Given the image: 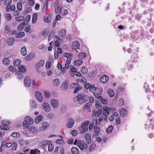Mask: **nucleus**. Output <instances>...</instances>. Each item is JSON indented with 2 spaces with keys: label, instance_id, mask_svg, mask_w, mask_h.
<instances>
[{
  "label": "nucleus",
  "instance_id": "nucleus-30",
  "mask_svg": "<svg viewBox=\"0 0 154 154\" xmlns=\"http://www.w3.org/2000/svg\"><path fill=\"white\" fill-rule=\"evenodd\" d=\"M49 126V124L48 122H44L42 125V130L44 131L45 130L46 128Z\"/></svg>",
  "mask_w": 154,
  "mask_h": 154
},
{
  "label": "nucleus",
  "instance_id": "nucleus-19",
  "mask_svg": "<svg viewBox=\"0 0 154 154\" xmlns=\"http://www.w3.org/2000/svg\"><path fill=\"white\" fill-rule=\"evenodd\" d=\"M119 113L121 116H125L127 114L126 110L125 109H120Z\"/></svg>",
  "mask_w": 154,
  "mask_h": 154
},
{
  "label": "nucleus",
  "instance_id": "nucleus-23",
  "mask_svg": "<svg viewBox=\"0 0 154 154\" xmlns=\"http://www.w3.org/2000/svg\"><path fill=\"white\" fill-rule=\"evenodd\" d=\"M45 64L44 61L43 60H40L38 62V64H35V67H41L43 66Z\"/></svg>",
  "mask_w": 154,
  "mask_h": 154
},
{
  "label": "nucleus",
  "instance_id": "nucleus-35",
  "mask_svg": "<svg viewBox=\"0 0 154 154\" xmlns=\"http://www.w3.org/2000/svg\"><path fill=\"white\" fill-rule=\"evenodd\" d=\"M86 57V54L84 53H80L79 54V57L80 59H84Z\"/></svg>",
  "mask_w": 154,
  "mask_h": 154
},
{
  "label": "nucleus",
  "instance_id": "nucleus-1",
  "mask_svg": "<svg viewBox=\"0 0 154 154\" xmlns=\"http://www.w3.org/2000/svg\"><path fill=\"white\" fill-rule=\"evenodd\" d=\"M34 123L33 119L29 116L26 117L24 121L23 122V126L25 128L29 127L30 124H32Z\"/></svg>",
  "mask_w": 154,
  "mask_h": 154
},
{
  "label": "nucleus",
  "instance_id": "nucleus-14",
  "mask_svg": "<svg viewBox=\"0 0 154 154\" xmlns=\"http://www.w3.org/2000/svg\"><path fill=\"white\" fill-rule=\"evenodd\" d=\"M88 147V146L87 144L85 142L82 141V142L81 145L79 146V148L82 150H83L85 148V149H87Z\"/></svg>",
  "mask_w": 154,
  "mask_h": 154
},
{
  "label": "nucleus",
  "instance_id": "nucleus-5",
  "mask_svg": "<svg viewBox=\"0 0 154 154\" xmlns=\"http://www.w3.org/2000/svg\"><path fill=\"white\" fill-rule=\"evenodd\" d=\"M42 108L45 111L47 112H49L51 109L50 104L47 103H44L42 105Z\"/></svg>",
  "mask_w": 154,
  "mask_h": 154
},
{
  "label": "nucleus",
  "instance_id": "nucleus-29",
  "mask_svg": "<svg viewBox=\"0 0 154 154\" xmlns=\"http://www.w3.org/2000/svg\"><path fill=\"white\" fill-rule=\"evenodd\" d=\"M2 62L5 65H8L10 64V61L8 58H4L2 60Z\"/></svg>",
  "mask_w": 154,
  "mask_h": 154
},
{
  "label": "nucleus",
  "instance_id": "nucleus-27",
  "mask_svg": "<svg viewBox=\"0 0 154 154\" xmlns=\"http://www.w3.org/2000/svg\"><path fill=\"white\" fill-rule=\"evenodd\" d=\"M51 14L48 15V17H44V21L47 23H49L51 20Z\"/></svg>",
  "mask_w": 154,
  "mask_h": 154
},
{
  "label": "nucleus",
  "instance_id": "nucleus-48",
  "mask_svg": "<svg viewBox=\"0 0 154 154\" xmlns=\"http://www.w3.org/2000/svg\"><path fill=\"white\" fill-rule=\"evenodd\" d=\"M22 5L20 2H18L17 4V8L19 11H21L22 10Z\"/></svg>",
  "mask_w": 154,
  "mask_h": 154
},
{
  "label": "nucleus",
  "instance_id": "nucleus-47",
  "mask_svg": "<svg viewBox=\"0 0 154 154\" xmlns=\"http://www.w3.org/2000/svg\"><path fill=\"white\" fill-rule=\"evenodd\" d=\"M16 74L18 75V76L17 77V79L20 80H22L23 79V74L20 73V72H18L16 73Z\"/></svg>",
  "mask_w": 154,
  "mask_h": 154
},
{
  "label": "nucleus",
  "instance_id": "nucleus-36",
  "mask_svg": "<svg viewBox=\"0 0 154 154\" xmlns=\"http://www.w3.org/2000/svg\"><path fill=\"white\" fill-rule=\"evenodd\" d=\"M49 32L48 30V29L46 28L43 31L42 35L44 37L46 38Z\"/></svg>",
  "mask_w": 154,
  "mask_h": 154
},
{
  "label": "nucleus",
  "instance_id": "nucleus-54",
  "mask_svg": "<svg viewBox=\"0 0 154 154\" xmlns=\"http://www.w3.org/2000/svg\"><path fill=\"white\" fill-rule=\"evenodd\" d=\"M95 106L97 109H99L100 108L101 109L102 108V105L98 101L96 102Z\"/></svg>",
  "mask_w": 154,
  "mask_h": 154
},
{
  "label": "nucleus",
  "instance_id": "nucleus-25",
  "mask_svg": "<svg viewBox=\"0 0 154 154\" xmlns=\"http://www.w3.org/2000/svg\"><path fill=\"white\" fill-rule=\"evenodd\" d=\"M42 116L41 115L37 116L35 119V122L36 124H37L42 120Z\"/></svg>",
  "mask_w": 154,
  "mask_h": 154
},
{
  "label": "nucleus",
  "instance_id": "nucleus-60",
  "mask_svg": "<svg viewBox=\"0 0 154 154\" xmlns=\"http://www.w3.org/2000/svg\"><path fill=\"white\" fill-rule=\"evenodd\" d=\"M6 18L8 21H9L11 19V16L10 14L8 13L6 15Z\"/></svg>",
  "mask_w": 154,
  "mask_h": 154
},
{
  "label": "nucleus",
  "instance_id": "nucleus-62",
  "mask_svg": "<svg viewBox=\"0 0 154 154\" xmlns=\"http://www.w3.org/2000/svg\"><path fill=\"white\" fill-rule=\"evenodd\" d=\"M96 147V144L95 143L92 144L90 147L89 151H92L94 150Z\"/></svg>",
  "mask_w": 154,
  "mask_h": 154
},
{
  "label": "nucleus",
  "instance_id": "nucleus-53",
  "mask_svg": "<svg viewBox=\"0 0 154 154\" xmlns=\"http://www.w3.org/2000/svg\"><path fill=\"white\" fill-rule=\"evenodd\" d=\"M96 88L95 87L94 85H91V86L90 87L89 90L91 92L93 93L94 91H96Z\"/></svg>",
  "mask_w": 154,
  "mask_h": 154
},
{
  "label": "nucleus",
  "instance_id": "nucleus-33",
  "mask_svg": "<svg viewBox=\"0 0 154 154\" xmlns=\"http://www.w3.org/2000/svg\"><path fill=\"white\" fill-rule=\"evenodd\" d=\"M37 19V15L36 13H34L32 16V23H35Z\"/></svg>",
  "mask_w": 154,
  "mask_h": 154
},
{
  "label": "nucleus",
  "instance_id": "nucleus-21",
  "mask_svg": "<svg viewBox=\"0 0 154 154\" xmlns=\"http://www.w3.org/2000/svg\"><path fill=\"white\" fill-rule=\"evenodd\" d=\"M15 39L12 37L8 38L7 43L10 46L12 45L14 43Z\"/></svg>",
  "mask_w": 154,
  "mask_h": 154
},
{
  "label": "nucleus",
  "instance_id": "nucleus-16",
  "mask_svg": "<svg viewBox=\"0 0 154 154\" xmlns=\"http://www.w3.org/2000/svg\"><path fill=\"white\" fill-rule=\"evenodd\" d=\"M71 151L73 154H79V149L75 147H72L71 148Z\"/></svg>",
  "mask_w": 154,
  "mask_h": 154
},
{
  "label": "nucleus",
  "instance_id": "nucleus-39",
  "mask_svg": "<svg viewBox=\"0 0 154 154\" xmlns=\"http://www.w3.org/2000/svg\"><path fill=\"white\" fill-rule=\"evenodd\" d=\"M94 132L95 133V136H98L99 134L101 132V130L100 128H97V129H94Z\"/></svg>",
  "mask_w": 154,
  "mask_h": 154
},
{
  "label": "nucleus",
  "instance_id": "nucleus-38",
  "mask_svg": "<svg viewBox=\"0 0 154 154\" xmlns=\"http://www.w3.org/2000/svg\"><path fill=\"white\" fill-rule=\"evenodd\" d=\"M82 141L81 140H78L77 139H75L73 143V144L74 145H76L79 147V146L81 145V144H82Z\"/></svg>",
  "mask_w": 154,
  "mask_h": 154
},
{
  "label": "nucleus",
  "instance_id": "nucleus-6",
  "mask_svg": "<svg viewBox=\"0 0 154 154\" xmlns=\"http://www.w3.org/2000/svg\"><path fill=\"white\" fill-rule=\"evenodd\" d=\"M103 116L107 117L109 114V110H111V109L106 106H104L103 108Z\"/></svg>",
  "mask_w": 154,
  "mask_h": 154
},
{
  "label": "nucleus",
  "instance_id": "nucleus-52",
  "mask_svg": "<svg viewBox=\"0 0 154 154\" xmlns=\"http://www.w3.org/2000/svg\"><path fill=\"white\" fill-rule=\"evenodd\" d=\"M54 149V146L53 144H50L48 146V150L49 151H52Z\"/></svg>",
  "mask_w": 154,
  "mask_h": 154
},
{
  "label": "nucleus",
  "instance_id": "nucleus-64",
  "mask_svg": "<svg viewBox=\"0 0 154 154\" xmlns=\"http://www.w3.org/2000/svg\"><path fill=\"white\" fill-rule=\"evenodd\" d=\"M124 100L123 99L121 98L120 99L119 102V105L121 106L123 105L124 104Z\"/></svg>",
  "mask_w": 154,
  "mask_h": 154
},
{
  "label": "nucleus",
  "instance_id": "nucleus-34",
  "mask_svg": "<svg viewBox=\"0 0 154 154\" xmlns=\"http://www.w3.org/2000/svg\"><path fill=\"white\" fill-rule=\"evenodd\" d=\"M21 63L20 60L16 59L13 62V64L14 66H18Z\"/></svg>",
  "mask_w": 154,
  "mask_h": 154
},
{
  "label": "nucleus",
  "instance_id": "nucleus-13",
  "mask_svg": "<svg viewBox=\"0 0 154 154\" xmlns=\"http://www.w3.org/2000/svg\"><path fill=\"white\" fill-rule=\"evenodd\" d=\"M89 123V122L88 121H86L84 122H82L81 124V125L80 127H79V130H81L82 128H86L88 126Z\"/></svg>",
  "mask_w": 154,
  "mask_h": 154
},
{
  "label": "nucleus",
  "instance_id": "nucleus-2",
  "mask_svg": "<svg viewBox=\"0 0 154 154\" xmlns=\"http://www.w3.org/2000/svg\"><path fill=\"white\" fill-rule=\"evenodd\" d=\"M78 96L79 104H82L87 102L88 100V96L84 93H80L78 95Z\"/></svg>",
  "mask_w": 154,
  "mask_h": 154
},
{
  "label": "nucleus",
  "instance_id": "nucleus-63",
  "mask_svg": "<svg viewBox=\"0 0 154 154\" xmlns=\"http://www.w3.org/2000/svg\"><path fill=\"white\" fill-rule=\"evenodd\" d=\"M44 93V95L46 97L49 98L50 97V94L49 92L46 91H45Z\"/></svg>",
  "mask_w": 154,
  "mask_h": 154
},
{
  "label": "nucleus",
  "instance_id": "nucleus-17",
  "mask_svg": "<svg viewBox=\"0 0 154 154\" xmlns=\"http://www.w3.org/2000/svg\"><path fill=\"white\" fill-rule=\"evenodd\" d=\"M18 69L20 72L25 73L27 71V69L25 66L23 65H21L18 66Z\"/></svg>",
  "mask_w": 154,
  "mask_h": 154
},
{
  "label": "nucleus",
  "instance_id": "nucleus-12",
  "mask_svg": "<svg viewBox=\"0 0 154 154\" xmlns=\"http://www.w3.org/2000/svg\"><path fill=\"white\" fill-rule=\"evenodd\" d=\"M66 35V31L65 29H62L58 32V35L60 37H63Z\"/></svg>",
  "mask_w": 154,
  "mask_h": 154
},
{
  "label": "nucleus",
  "instance_id": "nucleus-46",
  "mask_svg": "<svg viewBox=\"0 0 154 154\" xmlns=\"http://www.w3.org/2000/svg\"><path fill=\"white\" fill-rule=\"evenodd\" d=\"M81 71L83 74H86L88 72V69L86 67H82L81 69Z\"/></svg>",
  "mask_w": 154,
  "mask_h": 154
},
{
  "label": "nucleus",
  "instance_id": "nucleus-9",
  "mask_svg": "<svg viewBox=\"0 0 154 154\" xmlns=\"http://www.w3.org/2000/svg\"><path fill=\"white\" fill-rule=\"evenodd\" d=\"M74 124V120L72 118H70L68 119L67 124V127L68 128H70L72 127Z\"/></svg>",
  "mask_w": 154,
  "mask_h": 154
},
{
  "label": "nucleus",
  "instance_id": "nucleus-56",
  "mask_svg": "<svg viewBox=\"0 0 154 154\" xmlns=\"http://www.w3.org/2000/svg\"><path fill=\"white\" fill-rule=\"evenodd\" d=\"M9 69L10 71L13 72H14L16 71V68L14 67L13 66H10L9 67Z\"/></svg>",
  "mask_w": 154,
  "mask_h": 154
},
{
  "label": "nucleus",
  "instance_id": "nucleus-61",
  "mask_svg": "<svg viewBox=\"0 0 154 154\" xmlns=\"http://www.w3.org/2000/svg\"><path fill=\"white\" fill-rule=\"evenodd\" d=\"M91 84L90 83H87L85 84L84 86L85 88L86 89H89L90 87L91 86Z\"/></svg>",
  "mask_w": 154,
  "mask_h": 154
},
{
  "label": "nucleus",
  "instance_id": "nucleus-24",
  "mask_svg": "<svg viewBox=\"0 0 154 154\" xmlns=\"http://www.w3.org/2000/svg\"><path fill=\"white\" fill-rule=\"evenodd\" d=\"M30 153L31 154H40L41 152L40 150L35 149H31Z\"/></svg>",
  "mask_w": 154,
  "mask_h": 154
},
{
  "label": "nucleus",
  "instance_id": "nucleus-3",
  "mask_svg": "<svg viewBox=\"0 0 154 154\" xmlns=\"http://www.w3.org/2000/svg\"><path fill=\"white\" fill-rule=\"evenodd\" d=\"M50 104L53 108H57L59 106V102L57 99H53L51 100Z\"/></svg>",
  "mask_w": 154,
  "mask_h": 154
},
{
  "label": "nucleus",
  "instance_id": "nucleus-51",
  "mask_svg": "<svg viewBox=\"0 0 154 154\" xmlns=\"http://www.w3.org/2000/svg\"><path fill=\"white\" fill-rule=\"evenodd\" d=\"M24 26L21 23L17 27V30L18 31H21L23 28Z\"/></svg>",
  "mask_w": 154,
  "mask_h": 154
},
{
  "label": "nucleus",
  "instance_id": "nucleus-57",
  "mask_svg": "<svg viewBox=\"0 0 154 154\" xmlns=\"http://www.w3.org/2000/svg\"><path fill=\"white\" fill-rule=\"evenodd\" d=\"M13 143L14 146H13L12 149L13 151H14L16 150L17 146V144L15 141Z\"/></svg>",
  "mask_w": 154,
  "mask_h": 154
},
{
  "label": "nucleus",
  "instance_id": "nucleus-26",
  "mask_svg": "<svg viewBox=\"0 0 154 154\" xmlns=\"http://www.w3.org/2000/svg\"><path fill=\"white\" fill-rule=\"evenodd\" d=\"M20 52L22 55L23 56L26 55L27 53L26 49V47H22L21 48Z\"/></svg>",
  "mask_w": 154,
  "mask_h": 154
},
{
  "label": "nucleus",
  "instance_id": "nucleus-11",
  "mask_svg": "<svg viewBox=\"0 0 154 154\" xmlns=\"http://www.w3.org/2000/svg\"><path fill=\"white\" fill-rule=\"evenodd\" d=\"M69 84V83L68 80L64 81L63 82L61 87V88H63L62 90L64 91L66 90L68 88Z\"/></svg>",
  "mask_w": 154,
  "mask_h": 154
},
{
  "label": "nucleus",
  "instance_id": "nucleus-45",
  "mask_svg": "<svg viewBox=\"0 0 154 154\" xmlns=\"http://www.w3.org/2000/svg\"><path fill=\"white\" fill-rule=\"evenodd\" d=\"M32 102H30V105L32 108H35L36 106L35 102L33 100H32Z\"/></svg>",
  "mask_w": 154,
  "mask_h": 154
},
{
  "label": "nucleus",
  "instance_id": "nucleus-32",
  "mask_svg": "<svg viewBox=\"0 0 154 154\" xmlns=\"http://www.w3.org/2000/svg\"><path fill=\"white\" fill-rule=\"evenodd\" d=\"M113 129V127L112 125H110L106 129V131L108 134L111 133Z\"/></svg>",
  "mask_w": 154,
  "mask_h": 154
},
{
  "label": "nucleus",
  "instance_id": "nucleus-40",
  "mask_svg": "<svg viewBox=\"0 0 154 154\" xmlns=\"http://www.w3.org/2000/svg\"><path fill=\"white\" fill-rule=\"evenodd\" d=\"M83 63L82 61L80 60H78L77 61H74V64L75 66H80Z\"/></svg>",
  "mask_w": 154,
  "mask_h": 154
},
{
  "label": "nucleus",
  "instance_id": "nucleus-28",
  "mask_svg": "<svg viewBox=\"0 0 154 154\" xmlns=\"http://www.w3.org/2000/svg\"><path fill=\"white\" fill-rule=\"evenodd\" d=\"M28 128L29 130L31 131L32 133H36L37 132V129L34 127L29 126Z\"/></svg>",
  "mask_w": 154,
  "mask_h": 154
},
{
  "label": "nucleus",
  "instance_id": "nucleus-4",
  "mask_svg": "<svg viewBox=\"0 0 154 154\" xmlns=\"http://www.w3.org/2000/svg\"><path fill=\"white\" fill-rule=\"evenodd\" d=\"M31 81L29 77L26 76L24 78V83L25 85L27 87H29L31 85Z\"/></svg>",
  "mask_w": 154,
  "mask_h": 154
},
{
  "label": "nucleus",
  "instance_id": "nucleus-22",
  "mask_svg": "<svg viewBox=\"0 0 154 154\" xmlns=\"http://www.w3.org/2000/svg\"><path fill=\"white\" fill-rule=\"evenodd\" d=\"M70 70H71V72L73 73L72 74H71V76L72 77H74L75 75L74 72L75 73L77 72V69L76 68L73 66H70Z\"/></svg>",
  "mask_w": 154,
  "mask_h": 154
},
{
  "label": "nucleus",
  "instance_id": "nucleus-15",
  "mask_svg": "<svg viewBox=\"0 0 154 154\" xmlns=\"http://www.w3.org/2000/svg\"><path fill=\"white\" fill-rule=\"evenodd\" d=\"M48 142H51V141L47 140H44L42 142H41L38 144V146L41 147L45 146L48 144Z\"/></svg>",
  "mask_w": 154,
  "mask_h": 154
},
{
  "label": "nucleus",
  "instance_id": "nucleus-8",
  "mask_svg": "<svg viewBox=\"0 0 154 154\" xmlns=\"http://www.w3.org/2000/svg\"><path fill=\"white\" fill-rule=\"evenodd\" d=\"M35 95L37 100L40 102H42L43 101V97L41 93L37 91L35 93Z\"/></svg>",
  "mask_w": 154,
  "mask_h": 154
},
{
  "label": "nucleus",
  "instance_id": "nucleus-20",
  "mask_svg": "<svg viewBox=\"0 0 154 154\" xmlns=\"http://www.w3.org/2000/svg\"><path fill=\"white\" fill-rule=\"evenodd\" d=\"M79 44L78 41H75L72 43V48L75 50L78 48Z\"/></svg>",
  "mask_w": 154,
  "mask_h": 154
},
{
  "label": "nucleus",
  "instance_id": "nucleus-58",
  "mask_svg": "<svg viewBox=\"0 0 154 154\" xmlns=\"http://www.w3.org/2000/svg\"><path fill=\"white\" fill-rule=\"evenodd\" d=\"M82 89L81 87L79 86V87H76L74 89L73 93L75 94L77 93V91L80 90H81Z\"/></svg>",
  "mask_w": 154,
  "mask_h": 154
},
{
  "label": "nucleus",
  "instance_id": "nucleus-49",
  "mask_svg": "<svg viewBox=\"0 0 154 154\" xmlns=\"http://www.w3.org/2000/svg\"><path fill=\"white\" fill-rule=\"evenodd\" d=\"M23 16H21L19 17H17L15 18V20L17 21L20 22L22 21L24 19Z\"/></svg>",
  "mask_w": 154,
  "mask_h": 154
},
{
  "label": "nucleus",
  "instance_id": "nucleus-10",
  "mask_svg": "<svg viewBox=\"0 0 154 154\" xmlns=\"http://www.w3.org/2000/svg\"><path fill=\"white\" fill-rule=\"evenodd\" d=\"M109 80V77L106 75H103L100 78V80L102 83L107 82Z\"/></svg>",
  "mask_w": 154,
  "mask_h": 154
},
{
  "label": "nucleus",
  "instance_id": "nucleus-42",
  "mask_svg": "<svg viewBox=\"0 0 154 154\" xmlns=\"http://www.w3.org/2000/svg\"><path fill=\"white\" fill-rule=\"evenodd\" d=\"M102 110L101 109H99L95 113L94 116L96 117H99L102 113Z\"/></svg>",
  "mask_w": 154,
  "mask_h": 154
},
{
  "label": "nucleus",
  "instance_id": "nucleus-18",
  "mask_svg": "<svg viewBox=\"0 0 154 154\" xmlns=\"http://www.w3.org/2000/svg\"><path fill=\"white\" fill-rule=\"evenodd\" d=\"M85 141L88 144H89L91 142V138L90 134H86L85 135Z\"/></svg>",
  "mask_w": 154,
  "mask_h": 154
},
{
  "label": "nucleus",
  "instance_id": "nucleus-55",
  "mask_svg": "<svg viewBox=\"0 0 154 154\" xmlns=\"http://www.w3.org/2000/svg\"><path fill=\"white\" fill-rule=\"evenodd\" d=\"M54 85H55L57 86L59 84V81L58 79H55L53 82Z\"/></svg>",
  "mask_w": 154,
  "mask_h": 154
},
{
  "label": "nucleus",
  "instance_id": "nucleus-50",
  "mask_svg": "<svg viewBox=\"0 0 154 154\" xmlns=\"http://www.w3.org/2000/svg\"><path fill=\"white\" fill-rule=\"evenodd\" d=\"M32 8L30 7H29L26 9V11H25V13H23V14L24 15H25V14H26L32 12Z\"/></svg>",
  "mask_w": 154,
  "mask_h": 154
},
{
  "label": "nucleus",
  "instance_id": "nucleus-37",
  "mask_svg": "<svg viewBox=\"0 0 154 154\" xmlns=\"http://www.w3.org/2000/svg\"><path fill=\"white\" fill-rule=\"evenodd\" d=\"M11 123V122L9 121L8 122H5L4 120L2 121V123L4 127H7V126H9V125Z\"/></svg>",
  "mask_w": 154,
  "mask_h": 154
},
{
  "label": "nucleus",
  "instance_id": "nucleus-7",
  "mask_svg": "<svg viewBox=\"0 0 154 154\" xmlns=\"http://www.w3.org/2000/svg\"><path fill=\"white\" fill-rule=\"evenodd\" d=\"M35 57V54L33 53H31L26 56L25 57V59L26 61H29L33 60Z\"/></svg>",
  "mask_w": 154,
  "mask_h": 154
},
{
  "label": "nucleus",
  "instance_id": "nucleus-59",
  "mask_svg": "<svg viewBox=\"0 0 154 154\" xmlns=\"http://www.w3.org/2000/svg\"><path fill=\"white\" fill-rule=\"evenodd\" d=\"M88 130V128L87 127L86 128H83V129L82 130L80 131H79V133L80 134H83L84 133L87 132Z\"/></svg>",
  "mask_w": 154,
  "mask_h": 154
},
{
  "label": "nucleus",
  "instance_id": "nucleus-41",
  "mask_svg": "<svg viewBox=\"0 0 154 154\" xmlns=\"http://www.w3.org/2000/svg\"><path fill=\"white\" fill-rule=\"evenodd\" d=\"M107 93L110 97H113L114 95V91L112 90H109Z\"/></svg>",
  "mask_w": 154,
  "mask_h": 154
},
{
  "label": "nucleus",
  "instance_id": "nucleus-43",
  "mask_svg": "<svg viewBox=\"0 0 154 154\" xmlns=\"http://www.w3.org/2000/svg\"><path fill=\"white\" fill-rule=\"evenodd\" d=\"M100 99H99L102 104H106L107 103V101L106 100L103 99L102 97H99Z\"/></svg>",
  "mask_w": 154,
  "mask_h": 154
},
{
  "label": "nucleus",
  "instance_id": "nucleus-44",
  "mask_svg": "<svg viewBox=\"0 0 154 154\" xmlns=\"http://www.w3.org/2000/svg\"><path fill=\"white\" fill-rule=\"evenodd\" d=\"M56 143L58 144H64L65 143V141L63 139H58L56 141Z\"/></svg>",
  "mask_w": 154,
  "mask_h": 154
},
{
  "label": "nucleus",
  "instance_id": "nucleus-31",
  "mask_svg": "<svg viewBox=\"0 0 154 154\" xmlns=\"http://www.w3.org/2000/svg\"><path fill=\"white\" fill-rule=\"evenodd\" d=\"M25 35V33L24 32H20L16 35V37L18 38H22L24 37Z\"/></svg>",
  "mask_w": 154,
  "mask_h": 154
}]
</instances>
